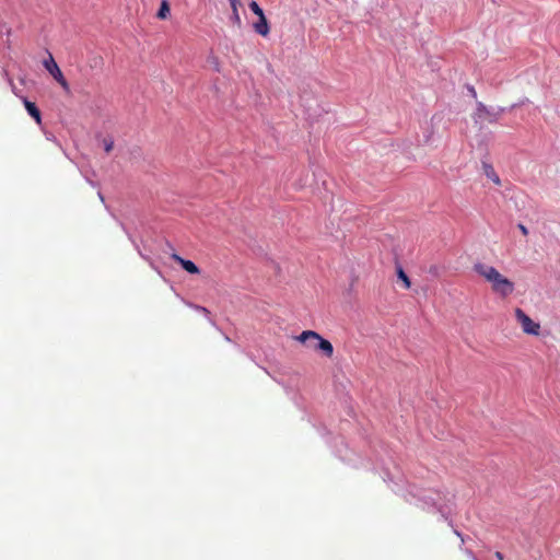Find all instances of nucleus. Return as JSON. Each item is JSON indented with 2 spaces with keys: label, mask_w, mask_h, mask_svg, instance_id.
Segmentation results:
<instances>
[{
  "label": "nucleus",
  "mask_w": 560,
  "mask_h": 560,
  "mask_svg": "<svg viewBox=\"0 0 560 560\" xmlns=\"http://www.w3.org/2000/svg\"><path fill=\"white\" fill-rule=\"evenodd\" d=\"M474 270L491 284V290L502 298H506L514 291V283L504 277L500 271L483 262L474 265Z\"/></svg>",
  "instance_id": "obj_1"
},
{
  "label": "nucleus",
  "mask_w": 560,
  "mask_h": 560,
  "mask_svg": "<svg viewBox=\"0 0 560 560\" xmlns=\"http://www.w3.org/2000/svg\"><path fill=\"white\" fill-rule=\"evenodd\" d=\"M295 340L306 345V347L313 351L320 352L328 359L332 358L334 355V347L331 342L323 338L318 332L314 330L302 331L299 336L295 337Z\"/></svg>",
  "instance_id": "obj_2"
},
{
  "label": "nucleus",
  "mask_w": 560,
  "mask_h": 560,
  "mask_svg": "<svg viewBox=\"0 0 560 560\" xmlns=\"http://www.w3.org/2000/svg\"><path fill=\"white\" fill-rule=\"evenodd\" d=\"M515 317L525 334L533 336L540 334V325L534 322L522 308H515Z\"/></svg>",
  "instance_id": "obj_3"
},
{
  "label": "nucleus",
  "mask_w": 560,
  "mask_h": 560,
  "mask_svg": "<svg viewBox=\"0 0 560 560\" xmlns=\"http://www.w3.org/2000/svg\"><path fill=\"white\" fill-rule=\"evenodd\" d=\"M43 65L45 69L51 74V77L60 84L63 91L68 93L70 91L69 83L65 79L51 54L48 55V58L44 60Z\"/></svg>",
  "instance_id": "obj_4"
},
{
  "label": "nucleus",
  "mask_w": 560,
  "mask_h": 560,
  "mask_svg": "<svg viewBox=\"0 0 560 560\" xmlns=\"http://www.w3.org/2000/svg\"><path fill=\"white\" fill-rule=\"evenodd\" d=\"M502 110L503 109L494 112V110L488 108L483 103L477 102V107H476V112L474 114V119L476 121L497 122Z\"/></svg>",
  "instance_id": "obj_5"
},
{
  "label": "nucleus",
  "mask_w": 560,
  "mask_h": 560,
  "mask_svg": "<svg viewBox=\"0 0 560 560\" xmlns=\"http://www.w3.org/2000/svg\"><path fill=\"white\" fill-rule=\"evenodd\" d=\"M171 257L173 260L178 262L183 267V269L186 270L187 272H189L191 275H197L200 272L199 268L197 267V265L194 261L184 259L183 257H180L177 254H172Z\"/></svg>",
  "instance_id": "obj_6"
},
{
  "label": "nucleus",
  "mask_w": 560,
  "mask_h": 560,
  "mask_svg": "<svg viewBox=\"0 0 560 560\" xmlns=\"http://www.w3.org/2000/svg\"><path fill=\"white\" fill-rule=\"evenodd\" d=\"M255 32L261 36H267L269 34V25L265 14L258 16V21L253 25Z\"/></svg>",
  "instance_id": "obj_7"
},
{
  "label": "nucleus",
  "mask_w": 560,
  "mask_h": 560,
  "mask_svg": "<svg viewBox=\"0 0 560 560\" xmlns=\"http://www.w3.org/2000/svg\"><path fill=\"white\" fill-rule=\"evenodd\" d=\"M23 103H24V106H25V109L27 110V113L39 125L42 122L40 110L37 108V106L33 102H30L27 98H23Z\"/></svg>",
  "instance_id": "obj_8"
},
{
  "label": "nucleus",
  "mask_w": 560,
  "mask_h": 560,
  "mask_svg": "<svg viewBox=\"0 0 560 560\" xmlns=\"http://www.w3.org/2000/svg\"><path fill=\"white\" fill-rule=\"evenodd\" d=\"M482 168H483L485 175L489 179H491L498 186L501 185L500 177H499V175L497 174V172L494 171V168H493V166L491 164L483 163L482 164Z\"/></svg>",
  "instance_id": "obj_9"
},
{
  "label": "nucleus",
  "mask_w": 560,
  "mask_h": 560,
  "mask_svg": "<svg viewBox=\"0 0 560 560\" xmlns=\"http://www.w3.org/2000/svg\"><path fill=\"white\" fill-rule=\"evenodd\" d=\"M171 8L166 0H162L160 9L156 13V18L160 20H166L170 16Z\"/></svg>",
  "instance_id": "obj_10"
},
{
  "label": "nucleus",
  "mask_w": 560,
  "mask_h": 560,
  "mask_svg": "<svg viewBox=\"0 0 560 560\" xmlns=\"http://www.w3.org/2000/svg\"><path fill=\"white\" fill-rule=\"evenodd\" d=\"M397 277L398 279H400L404 283V287L406 289H409L411 287V282H410V279L409 277L406 275V272L404 271V269L401 267H398L397 268Z\"/></svg>",
  "instance_id": "obj_11"
},
{
  "label": "nucleus",
  "mask_w": 560,
  "mask_h": 560,
  "mask_svg": "<svg viewBox=\"0 0 560 560\" xmlns=\"http://www.w3.org/2000/svg\"><path fill=\"white\" fill-rule=\"evenodd\" d=\"M249 9L253 11V13H255L257 16H260L264 13L262 9L258 5V3L256 1H252L249 3Z\"/></svg>",
  "instance_id": "obj_12"
},
{
  "label": "nucleus",
  "mask_w": 560,
  "mask_h": 560,
  "mask_svg": "<svg viewBox=\"0 0 560 560\" xmlns=\"http://www.w3.org/2000/svg\"><path fill=\"white\" fill-rule=\"evenodd\" d=\"M104 147H105V151L107 153H109L113 150V148H114V142L112 140L105 139L104 140Z\"/></svg>",
  "instance_id": "obj_13"
},
{
  "label": "nucleus",
  "mask_w": 560,
  "mask_h": 560,
  "mask_svg": "<svg viewBox=\"0 0 560 560\" xmlns=\"http://www.w3.org/2000/svg\"><path fill=\"white\" fill-rule=\"evenodd\" d=\"M229 1H230V5H231V9H232V13L233 12H238L240 1L238 0H229Z\"/></svg>",
  "instance_id": "obj_14"
},
{
  "label": "nucleus",
  "mask_w": 560,
  "mask_h": 560,
  "mask_svg": "<svg viewBox=\"0 0 560 560\" xmlns=\"http://www.w3.org/2000/svg\"><path fill=\"white\" fill-rule=\"evenodd\" d=\"M232 19L235 22V24H237L238 26L241 25L242 21H241L238 12H233Z\"/></svg>",
  "instance_id": "obj_15"
},
{
  "label": "nucleus",
  "mask_w": 560,
  "mask_h": 560,
  "mask_svg": "<svg viewBox=\"0 0 560 560\" xmlns=\"http://www.w3.org/2000/svg\"><path fill=\"white\" fill-rule=\"evenodd\" d=\"M518 230L521 231V233H522L524 236H527V235H528V229H527L524 224L520 223V224H518Z\"/></svg>",
  "instance_id": "obj_16"
},
{
  "label": "nucleus",
  "mask_w": 560,
  "mask_h": 560,
  "mask_svg": "<svg viewBox=\"0 0 560 560\" xmlns=\"http://www.w3.org/2000/svg\"><path fill=\"white\" fill-rule=\"evenodd\" d=\"M470 94H472V96L476 97V91L474 88L470 89Z\"/></svg>",
  "instance_id": "obj_17"
}]
</instances>
